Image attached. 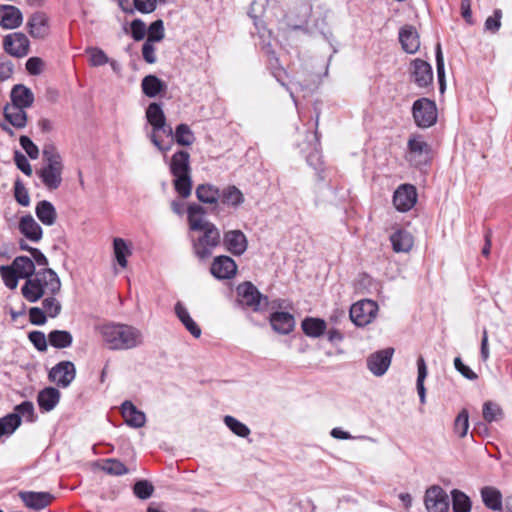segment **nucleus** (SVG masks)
<instances>
[{"label": "nucleus", "mask_w": 512, "mask_h": 512, "mask_svg": "<svg viewBox=\"0 0 512 512\" xmlns=\"http://www.w3.org/2000/svg\"><path fill=\"white\" fill-rule=\"evenodd\" d=\"M28 339L39 352H45L47 350L48 338H46L44 332L38 330L31 331L28 333Z\"/></svg>", "instance_id": "55"}, {"label": "nucleus", "mask_w": 512, "mask_h": 512, "mask_svg": "<svg viewBox=\"0 0 512 512\" xmlns=\"http://www.w3.org/2000/svg\"><path fill=\"white\" fill-rule=\"evenodd\" d=\"M121 413L127 425L140 428L146 423L145 413L138 410L131 401H125L121 405Z\"/></svg>", "instance_id": "26"}, {"label": "nucleus", "mask_w": 512, "mask_h": 512, "mask_svg": "<svg viewBox=\"0 0 512 512\" xmlns=\"http://www.w3.org/2000/svg\"><path fill=\"white\" fill-rule=\"evenodd\" d=\"M19 142L21 147L24 149V151L31 159L34 160L39 157V149L37 145L34 144V142L28 136H20Z\"/></svg>", "instance_id": "57"}, {"label": "nucleus", "mask_w": 512, "mask_h": 512, "mask_svg": "<svg viewBox=\"0 0 512 512\" xmlns=\"http://www.w3.org/2000/svg\"><path fill=\"white\" fill-rule=\"evenodd\" d=\"M13 194L16 202L19 205L23 207H27L30 205L29 192L20 178H17L14 181Z\"/></svg>", "instance_id": "46"}, {"label": "nucleus", "mask_w": 512, "mask_h": 512, "mask_svg": "<svg viewBox=\"0 0 512 512\" xmlns=\"http://www.w3.org/2000/svg\"><path fill=\"white\" fill-rule=\"evenodd\" d=\"M206 209L197 203H191L187 207V221L191 231L201 234L193 238L192 249L199 260L208 259L213 249L221 244V233L217 226L205 218Z\"/></svg>", "instance_id": "1"}, {"label": "nucleus", "mask_w": 512, "mask_h": 512, "mask_svg": "<svg viewBox=\"0 0 512 512\" xmlns=\"http://www.w3.org/2000/svg\"><path fill=\"white\" fill-rule=\"evenodd\" d=\"M12 267L17 272L18 276L21 279H32V276L35 274V264L31 258L28 256H17L13 262Z\"/></svg>", "instance_id": "35"}, {"label": "nucleus", "mask_w": 512, "mask_h": 512, "mask_svg": "<svg viewBox=\"0 0 512 512\" xmlns=\"http://www.w3.org/2000/svg\"><path fill=\"white\" fill-rule=\"evenodd\" d=\"M154 42L146 39L142 46V56L145 62L148 64H154L157 61V57L155 54V47L153 45Z\"/></svg>", "instance_id": "64"}, {"label": "nucleus", "mask_w": 512, "mask_h": 512, "mask_svg": "<svg viewBox=\"0 0 512 512\" xmlns=\"http://www.w3.org/2000/svg\"><path fill=\"white\" fill-rule=\"evenodd\" d=\"M96 331L103 344L112 351H126L140 347L144 343V336L135 326L106 322L96 326Z\"/></svg>", "instance_id": "2"}, {"label": "nucleus", "mask_w": 512, "mask_h": 512, "mask_svg": "<svg viewBox=\"0 0 512 512\" xmlns=\"http://www.w3.org/2000/svg\"><path fill=\"white\" fill-rule=\"evenodd\" d=\"M377 311L378 305L375 301L364 299L351 306L349 316L356 326L364 327L375 319Z\"/></svg>", "instance_id": "8"}, {"label": "nucleus", "mask_w": 512, "mask_h": 512, "mask_svg": "<svg viewBox=\"0 0 512 512\" xmlns=\"http://www.w3.org/2000/svg\"><path fill=\"white\" fill-rule=\"evenodd\" d=\"M54 296L55 295L48 296L42 301V309L50 318H56L62 310L60 301H58Z\"/></svg>", "instance_id": "50"}, {"label": "nucleus", "mask_w": 512, "mask_h": 512, "mask_svg": "<svg viewBox=\"0 0 512 512\" xmlns=\"http://www.w3.org/2000/svg\"><path fill=\"white\" fill-rule=\"evenodd\" d=\"M18 496L24 505L32 510L44 509L55 499L50 492L20 491Z\"/></svg>", "instance_id": "20"}, {"label": "nucleus", "mask_w": 512, "mask_h": 512, "mask_svg": "<svg viewBox=\"0 0 512 512\" xmlns=\"http://www.w3.org/2000/svg\"><path fill=\"white\" fill-rule=\"evenodd\" d=\"M11 105L29 108L34 103V94L32 90L23 84H16L10 92Z\"/></svg>", "instance_id": "24"}, {"label": "nucleus", "mask_w": 512, "mask_h": 512, "mask_svg": "<svg viewBox=\"0 0 512 512\" xmlns=\"http://www.w3.org/2000/svg\"><path fill=\"white\" fill-rule=\"evenodd\" d=\"M221 243L225 249L235 256H241L248 247V241L245 234L241 230H230L221 237Z\"/></svg>", "instance_id": "17"}, {"label": "nucleus", "mask_w": 512, "mask_h": 512, "mask_svg": "<svg viewBox=\"0 0 512 512\" xmlns=\"http://www.w3.org/2000/svg\"><path fill=\"white\" fill-rule=\"evenodd\" d=\"M482 414L484 420L488 423L498 421L503 418V411L501 407L492 401H487L483 404Z\"/></svg>", "instance_id": "44"}, {"label": "nucleus", "mask_w": 512, "mask_h": 512, "mask_svg": "<svg viewBox=\"0 0 512 512\" xmlns=\"http://www.w3.org/2000/svg\"><path fill=\"white\" fill-rule=\"evenodd\" d=\"M113 253L117 263L126 268L128 261L127 258L132 255L130 244L123 238L116 237L113 239Z\"/></svg>", "instance_id": "37"}, {"label": "nucleus", "mask_w": 512, "mask_h": 512, "mask_svg": "<svg viewBox=\"0 0 512 512\" xmlns=\"http://www.w3.org/2000/svg\"><path fill=\"white\" fill-rule=\"evenodd\" d=\"M5 120L16 129H23L27 125V113L25 108L6 104L3 109Z\"/></svg>", "instance_id": "29"}, {"label": "nucleus", "mask_w": 512, "mask_h": 512, "mask_svg": "<svg viewBox=\"0 0 512 512\" xmlns=\"http://www.w3.org/2000/svg\"><path fill=\"white\" fill-rule=\"evenodd\" d=\"M60 391L54 387H45L37 395V403L41 411L50 412L60 401Z\"/></svg>", "instance_id": "28"}, {"label": "nucleus", "mask_w": 512, "mask_h": 512, "mask_svg": "<svg viewBox=\"0 0 512 512\" xmlns=\"http://www.w3.org/2000/svg\"><path fill=\"white\" fill-rule=\"evenodd\" d=\"M64 165H44L36 170V175L41 179L43 185L50 191L56 190L62 183Z\"/></svg>", "instance_id": "19"}, {"label": "nucleus", "mask_w": 512, "mask_h": 512, "mask_svg": "<svg viewBox=\"0 0 512 512\" xmlns=\"http://www.w3.org/2000/svg\"><path fill=\"white\" fill-rule=\"evenodd\" d=\"M417 201L416 188L411 184H402L394 192L393 204L400 212L409 211Z\"/></svg>", "instance_id": "15"}, {"label": "nucleus", "mask_w": 512, "mask_h": 512, "mask_svg": "<svg viewBox=\"0 0 512 512\" xmlns=\"http://www.w3.org/2000/svg\"><path fill=\"white\" fill-rule=\"evenodd\" d=\"M14 162L19 170H21L25 175H32V167L24 154L20 151L14 152Z\"/></svg>", "instance_id": "59"}, {"label": "nucleus", "mask_w": 512, "mask_h": 512, "mask_svg": "<svg viewBox=\"0 0 512 512\" xmlns=\"http://www.w3.org/2000/svg\"><path fill=\"white\" fill-rule=\"evenodd\" d=\"M270 324L275 332L286 335L293 331L295 319L288 312H274L270 316Z\"/></svg>", "instance_id": "25"}, {"label": "nucleus", "mask_w": 512, "mask_h": 512, "mask_svg": "<svg viewBox=\"0 0 512 512\" xmlns=\"http://www.w3.org/2000/svg\"><path fill=\"white\" fill-rule=\"evenodd\" d=\"M455 369L468 380H477L478 375L472 371L467 365H465L460 357L454 359Z\"/></svg>", "instance_id": "63"}, {"label": "nucleus", "mask_w": 512, "mask_h": 512, "mask_svg": "<svg viewBox=\"0 0 512 512\" xmlns=\"http://www.w3.org/2000/svg\"><path fill=\"white\" fill-rule=\"evenodd\" d=\"M469 428V415L466 409L460 411L454 421V431L459 437L466 436Z\"/></svg>", "instance_id": "52"}, {"label": "nucleus", "mask_w": 512, "mask_h": 512, "mask_svg": "<svg viewBox=\"0 0 512 512\" xmlns=\"http://www.w3.org/2000/svg\"><path fill=\"white\" fill-rule=\"evenodd\" d=\"M236 291L242 306L250 308L254 312L265 311L268 308V297L261 294L253 283L249 281L240 283Z\"/></svg>", "instance_id": "5"}, {"label": "nucleus", "mask_w": 512, "mask_h": 512, "mask_svg": "<svg viewBox=\"0 0 512 512\" xmlns=\"http://www.w3.org/2000/svg\"><path fill=\"white\" fill-rule=\"evenodd\" d=\"M175 313L185 328L195 337L201 336V329L196 322L191 318L187 309L181 302H177L175 305Z\"/></svg>", "instance_id": "38"}, {"label": "nucleus", "mask_w": 512, "mask_h": 512, "mask_svg": "<svg viewBox=\"0 0 512 512\" xmlns=\"http://www.w3.org/2000/svg\"><path fill=\"white\" fill-rule=\"evenodd\" d=\"M15 413L18 414L20 417L24 416L27 417V421L33 422L34 421V404L31 401H24L20 404H18L15 407Z\"/></svg>", "instance_id": "58"}, {"label": "nucleus", "mask_w": 512, "mask_h": 512, "mask_svg": "<svg viewBox=\"0 0 512 512\" xmlns=\"http://www.w3.org/2000/svg\"><path fill=\"white\" fill-rule=\"evenodd\" d=\"M418 377L416 382L417 392L422 404L425 403L426 389L424 387V380L427 377V366L422 356L417 359Z\"/></svg>", "instance_id": "40"}, {"label": "nucleus", "mask_w": 512, "mask_h": 512, "mask_svg": "<svg viewBox=\"0 0 512 512\" xmlns=\"http://www.w3.org/2000/svg\"><path fill=\"white\" fill-rule=\"evenodd\" d=\"M169 170L174 177L173 187L176 193L183 199L188 198L193 187L189 152L185 150L175 152L169 162Z\"/></svg>", "instance_id": "4"}, {"label": "nucleus", "mask_w": 512, "mask_h": 512, "mask_svg": "<svg viewBox=\"0 0 512 512\" xmlns=\"http://www.w3.org/2000/svg\"><path fill=\"white\" fill-rule=\"evenodd\" d=\"M3 49L15 58H23L29 54L30 41L24 33L13 32L3 38Z\"/></svg>", "instance_id": "10"}, {"label": "nucleus", "mask_w": 512, "mask_h": 512, "mask_svg": "<svg viewBox=\"0 0 512 512\" xmlns=\"http://www.w3.org/2000/svg\"><path fill=\"white\" fill-rule=\"evenodd\" d=\"M133 493L137 498L146 500L153 495L154 486L148 480H139L133 486Z\"/></svg>", "instance_id": "49"}, {"label": "nucleus", "mask_w": 512, "mask_h": 512, "mask_svg": "<svg viewBox=\"0 0 512 512\" xmlns=\"http://www.w3.org/2000/svg\"><path fill=\"white\" fill-rule=\"evenodd\" d=\"M146 119L152 126V132L149 135L151 142L162 152H167L171 149V144L164 146L160 141L157 132L163 127L166 116L163 112L162 106L159 103L152 102L146 109Z\"/></svg>", "instance_id": "7"}, {"label": "nucleus", "mask_w": 512, "mask_h": 512, "mask_svg": "<svg viewBox=\"0 0 512 512\" xmlns=\"http://www.w3.org/2000/svg\"><path fill=\"white\" fill-rule=\"evenodd\" d=\"M210 273L218 280L232 279L237 273V264L231 257L220 255L214 258Z\"/></svg>", "instance_id": "16"}, {"label": "nucleus", "mask_w": 512, "mask_h": 512, "mask_svg": "<svg viewBox=\"0 0 512 512\" xmlns=\"http://www.w3.org/2000/svg\"><path fill=\"white\" fill-rule=\"evenodd\" d=\"M412 115L420 128H429L437 122V107L434 101L420 98L413 103Z\"/></svg>", "instance_id": "6"}, {"label": "nucleus", "mask_w": 512, "mask_h": 512, "mask_svg": "<svg viewBox=\"0 0 512 512\" xmlns=\"http://www.w3.org/2000/svg\"><path fill=\"white\" fill-rule=\"evenodd\" d=\"M86 53L89 55V63L93 67L103 66L109 62L106 53L97 47H88Z\"/></svg>", "instance_id": "51"}, {"label": "nucleus", "mask_w": 512, "mask_h": 512, "mask_svg": "<svg viewBox=\"0 0 512 512\" xmlns=\"http://www.w3.org/2000/svg\"><path fill=\"white\" fill-rule=\"evenodd\" d=\"M100 468L110 475L120 476L128 473L127 467L118 459L109 458L103 460Z\"/></svg>", "instance_id": "42"}, {"label": "nucleus", "mask_w": 512, "mask_h": 512, "mask_svg": "<svg viewBox=\"0 0 512 512\" xmlns=\"http://www.w3.org/2000/svg\"><path fill=\"white\" fill-rule=\"evenodd\" d=\"M35 214L38 220L45 226H52L57 220L55 206L48 200H41L36 204Z\"/></svg>", "instance_id": "31"}, {"label": "nucleus", "mask_w": 512, "mask_h": 512, "mask_svg": "<svg viewBox=\"0 0 512 512\" xmlns=\"http://www.w3.org/2000/svg\"><path fill=\"white\" fill-rule=\"evenodd\" d=\"M0 275L6 287L12 290L16 289L20 277L18 276L17 272L12 267V265L1 266Z\"/></svg>", "instance_id": "48"}, {"label": "nucleus", "mask_w": 512, "mask_h": 512, "mask_svg": "<svg viewBox=\"0 0 512 512\" xmlns=\"http://www.w3.org/2000/svg\"><path fill=\"white\" fill-rule=\"evenodd\" d=\"M76 377V368L71 361L57 363L48 373V378L60 388H67Z\"/></svg>", "instance_id": "11"}, {"label": "nucleus", "mask_w": 512, "mask_h": 512, "mask_svg": "<svg viewBox=\"0 0 512 512\" xmlns=\"http://www.w3.org/2000/svg\"><path fill=\"white\" fill-rule=\"evenodd\" d=\"M394 354V349L388 347L372 353L367 358V368L375 376H382L389 368Z\"/></svg>", "instance_id": "14"}, {"label": "nucleus", "mask_w": 512, "mask_h": 512, "mask_svg": "<svg viewBox=\"0 0 512 512\" xmlns=\"http://www.w3.org/2000/svg\"><path fill=\"white\" fill-rule=\"evenodd\" d=\"M481 499L484 505L493 511H501L503 507V498L499 489L493 486H485L480 491Z\"/></svg>", "instance_id": "32"}, {"label": "nucleus", "mask_w": 512, "mask_h": 512, "mask_svg": "<svg viewBox=\"0 0 512 512\" xmlns=\"http://www.w3.org/2000/svg\"><path fill=\"white\" fill-rule=\"evenodd\" d=\"M225 425L237 436L246 438L250 435V429L247 425L240 422L233 416L227 415L224 417Z\"/></svg>", "instance_id": "45"}, {"label": "nucleus", "mask_w": 512, "mask_h": 512, "mask_svg": "<svg viewBox=\"0 0 512 512\" xmlns=\"http://www.w3.org/2000/svg\"><path fill=\"white\" fill-rule=\"evenodd\" d=\"M18 229L22 235L32 242L37 243L42 239L43 230L31 214L20 218Z\"/></svg>", "instance_id": "22"}, {"label": "nucleus", "mask_w": 512, "mask_h": 512, "mask_svg": "<svg viewBox=\"0 0 512 512\" xmlns=\"http://www.w3.org/2000/svg\"><path fill=\"white\" fill-rule=\"evenodd\" d=\"M26 28L34 39H45L50 33L49 18L44 12H35L27 20Z\"/></svg>", "instance_id": "18"}, {"label": "nucleus", "mask_w": 512, "mask_h": 512, "mask_svg": "<svg viewBox=\"0 0 512 512\" xmlns=\"http://www.w3.org/2000/svg\"><path fill=\"white\" fill-rule=\"evenodd\" d=\"M26 70L30 75H39L42 73L44 68V61L39 57H30L26 61Z\"/></svg>", "instance_id": "62"}, {"label": "nucleus", "mask_w": 512, "mask_h": 512, "mask_svg": "<svg viewBox=\"0 0 512 512\" xmlns=\"http://www.w3.org/2000/svg\"><path fill=\"white\" fill-rule=\"evenodd\" d=\"M452 508L454 512H470L471 501L465 493L455 489L452 491Z\"/></svg>", "instance_id": "41"}, {"label": "nucleus", "mask_w": 512, "mask_h": 512, "mask_svg": "<svg viewBox=\"0 0 512 512\" xmlns=\"http://www.w3.org/2000/svg\"><path fill=\"white\" fill-rule=\"evenodd\" d=\"M130 27L132 37L135 41L142 40L145 37L146 31L148 32L145 23L141 19H134Z\"/></svg>", "instance_id": "61"}, {"label": "nucleus", "mask_w": 512, "mask_h": 512, "mask_svg": "<svg viewBox=\"0 0 512 512\" xmlns=\"http://www.w3.org/2000/svg\"><path fill=\"white\" fill-rule=\"evenodd\" d=\"M410 74L411 80L419 87V88H428L432 86L433 83V70L431 65L422 60V59H414L411 62L410 66Z\"/></svg>", "instance_id": "13"}, {"label": "nucleus", "mask_w": 512, "mask_h": 512, "mask_svg": "<svg viewBox=\"0 0 512 512\" xmlns=\"http://www.w3.org/2000/svg\"><path fill=\"white\" fill-rule=\"evenodd\" d=\"M165 36L164 23L161 19H158L150 24L148 27L147 40L152 42H160Z\"/></svg>", "instance_id": "53"}, {"label": "nucleus", "mask_w": 512, "mask_h": 512, "mask_svg": "<svg viewBox=\"0 0 512 512\" xmlns=\"http://www.w3.org/2000/svg\"><path fill=\"white\" fill-rule=\"evenodd\" d=\"M399 41L405 52L414 54L420 47L419 35L412 25H405L399 31Z\"/></svg>", "instance_id": "23"}, {"label": "nucleus", "mask_w": 512, "mask_h": 512, "mask_svg": "<svg viewBox=\"0 0 512 512\" xmlns=\"http://www.w3.org/2000/svg\"><path fill=\"white\" fill-rule=\"evenodd\" d=\"M29 321L33 325L42 326L47 322V315L42 308L31 307L29 309Z\"/></svg>", "instance_id": "60"}, {"label": "nucleus", "mask_w": 512, "mask_h": 512, "mask_svg": "<svg viewBox=\"0 0 512 512\" xmlns=\"http://www.w3.org/2000/svg\"><path fill=\"white\" fill-rule=\"evenodd\" d=\"M220 195L219 202L233 208L239 207L245 200L243 193L235 185H228L220 190Z\"/></svg>", "instance_id": "34"}, {"label": "nucleus", "mask_w": 512, "mask_h": 512, "mask_svg": "<svg viewBox=\"0 0 512 512\" xmlns=\"http://www.w3.org/2000/svg\"><path fill=\"white\" fill-rule=\"evenodd\" d=\"M502 10L495 9L493 15L489 16L484 23V29L487 32L495 34L501 27Z\"/></svg>", "instance_id": "54"}, {"label": "nucleus", "mask_w": 512, "mask_h": 512, "mask_svg": "<svg viewBox=\"0 0 512 512\" xmlns=\"http://www.w3.org/2000/svg\"><path fill=\"white\" fill-rule=\"evenodd\" d=\"M390 242L394 252L407 253L413 247L414 238L409 231L399 228L390 235Z\"/></svg>", "instance_id": "27"}, {"label": "nucleus", "mask_w": 512, "mask_h": 512, "mask_svg": "<svg viewBox=\"0 0 512 512\" xmlns=\"http://www.w3.org/2000/svg\"><path fill=\"white\" fill-rule=\"evenodd\" d=\"M195 195L199 202L203 204L214 205L219 204L220 189L213 184L203 183L196 187Z\"/></svg>", "instance_id": "30"}, {"label": "nucleus", "mask_w": 512, "mask_h": 512, "mask_svg": "<svg viewBox=\"0 0 512 512\" xmlns=\"http://www.w3.org/2000/svg\"><path fill=\"white\" fill-rule=\"evenodd\" d=\"M49 344L57 349L68 348L72 345L73 336L66 330H52L48 334Z\"/></svg>", "instance_id": "39"}, {"label": "nucleus", "mask_w": 512, "mask_h": 512, "mask_svg": "<svg viewBox=\"0 0 512 512\" xmlns=\"http://www.w3.org/2000/svg\"><path fill=\"white\" fill-rule=\"evenodd\" d=\"M301 327L305 335L318 338L324 334L327 324L321 318L307 317L302 321Z\"/></svg>", "instance_id": "36"}, {"label": "nucleus", "mask_w": 512, "mask_h": 512, "mask_svg": "<svg viewBox=\"0 0 512 512\" xmlns=\"http://www.w3.org/2000/svg\"><path fill=\"white\" fill-rule=\"evenodd\" d=\"M61 290V281L51 268L36 271L32 279H28L21 288L23 297L30 303L40 300L44 294L56 295Z\"/></svg>", "instance_id": "3"}, {"label": "nucleus", "mask_w": 512, "mask_h": 512, "mask_svg": "<svg viewBox=\"0 0 512 512\" xmlns=\"http://www.w3.org/2000/svg\"><path fill=\"white\" fill-rule=\"evenodd\" d=\"M424 503L428 512H447L449 509V497L438 485L426 490Z\"/></svg>", "instance_id": "12"}, {"label": "nucleus", "mask_w": 512, "mask_h": 512, "mask_svg": "<svg viewBox=\"0 0 512 512\" xmlns=\"http://www.w3.org/2000/svg\"><path fill=\"white\" fill-rule=\"evenodd\" d=\"M45 165H63L62 157L53 145H47L43 149Z\"/></svg>", "instance_id": "56"}, {"label": "nucleus", "mask_w": 512, "mask_h": 512, "mask_svg": "<svg viewBox=\"0 0 512 512\" xmlns=\"http://www.w3.org/2000/svg\"><path fill=\"white\" fill-rule=\"evenodd\" d=\"M174 138L175 141L182 146H190L195 140V137L190 127L184 123L179 124L176 127Z\"/></svg>", "instance_id": "43"}, {"label": "nucleus", "mask_w": 512, "mask_h": 512, "mask_svg": "<svg viewBox=\"0 0 512 512\" xmlns=\"http://www.w3.org/2000/svg\"><path fill=\"white\" fill-rule=\"evenodd\" d=\"M141 88L144 95L154 98L167 88L165 82L153 74L145 76L141 81Z\"/></svg>", "instance_id": "33"}, {"label": "nucleus", "mask_w": 512, "mask_h": 512, "mask_svg": "<svg viewBox=\"0 0 512 512\" xmlns=\"http://www.w3.org/2000/svg\"><path fill=\"white\" fill-rule=\"evenodd\" d=\"M407 160L418 167L429 162L431 148L421 135H412L407 143Z\"/></svg>", "instance_id": "9"}, {"label": "nucleus", "mask_w": 512, "mask_h": 512, "mask_svg": "<svg viewBox=\"0 0 512 512\" xmlns=\"http://www.w3.org/2000/svg\"><path fill=\"white\" fill-rule=\"evenodd\" d=\"M21 424V417L18 414H8L0 418V430L4 434H12Z\"/></svg>", "instance_id": "47"}, {"label": "nucleus", "mask_w": 512, "mask_h": 512, "mask_svg": "<svg viewBox=\"0 0 512 512\" xmlns=\"http://www.w3.org/2000/svg\"><path fill=\"white\" fill-rule=\"evenodd\" d=\"M23 23V13L13 5H0V26L6 30L20 27Z\"/></svg>", "instance_id": "21"}]
</instances>
